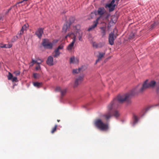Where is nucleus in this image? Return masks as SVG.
<instances>
[{
	"label": "nucleus",
	"instance_id": "nucleus-1",
	"mask_svg": "<svg viewBox=\"0 0 159 159\" xmlns=\"http://www.w3.org/2000/svg\"><path fill=\"white\" fill-rule=\"evenodd\" d=\"M139 85L133 89L130 93H127L123 95H119L117 98L114 99L107 106V112L103 116L107 120L110 118L112 116V110L113 108L117 107L119 104L122 103L125 101L129 99V98L135 93L139 92H136L137 90H139L138 88Z\"/></svg>",
	"mask_w": 159,
	"mask_h": 159
},
{
	"label": "nucleus",
	"instance_id": "nucleus-2",
	"mask_svg": "<svg viewBox=\"0 0 159 159\" xmlns=\"http://www.w3.org/2000/svg\"><path fill=\"white\" fill-rule=\"evenodd\" d=\"M73 29L74 32H70L65 37V39L68 37L71 38L73 39L72 42L66 48V50L69 52H71L73 48L74 44L76 41V36H78L80 41H82V38L83 33L80 30V26L79 25H77L73 27Z\"/></svg>",
	"mask_w": 159,
	"mask_h": 159
},
{
	"label": "nucleus",
	"instance_id": "nucleus-3",
	"mask_svg": "<svg viewBox=\"0 0 159 159\" xmlns=\"http://www.w3.org/2000/svg\"><path fill=\"white\" fill-rule=\"evenodd\" d=\"M94 124L98 128L102 131H107L108 129V124L103 123L100 119L96 120L95 121Z\"/></svg>",
	"mask_w": 159,
	"mask_h": 159
},
{
	"label": "nucleus",
	"instance_id": "nucleus-4",
	"mask_svg": "<svg viewBox=\"0 0 159 159\" xmlns=\"http://www.w3.org/2000/svg\"><path fill=\"white\" fill-rule=\"evenodd\" d=\"M74 21V18L70 17L69 20L64 25L62 29V32L66 33L67 31L69 30L70 25L73 23Z\"/></svg>",
	"mask_w": 159,
	"mask_h": 159
},
{
	"label": "nucleus",
	"instance_id": "nucleus-5",
	"mask_svg": "<svg viewBox=\"0 0 159 159\" xmlns=\"http://www.w3.org/2000/svg\"><path fill=\"white\" fill-rule=\"evenodd\" d=\"M116 30V29L115 28L113 31V32L111 33L109 36V44L111 45H113L114 43V41L116 38V36L115 35L114 32L115 30Z\"/></svg>",
	"mask_w": 159,
	"mask_h": 159
},
{
	"label": "nucleus",
	"instance_id": "nucleus-6",
	"mask_svg": "<svg viewBox=\"0 0 159 159\" xmlns=\"http://www.w3.org/2000/svg\"><path fill=\"white\" fill-rule=\"evenodd\" d=\"M148 81V80H146L143 83L142 87L139 90H137L136 92H143L146 89L150 88L149 83H147Z\"/></svg>",
	"mask_w": 159,
	"mask_h": 159
},
{
	"label": "nucleus",
	"instance_id": "nucleus-7",
	"mask_svg": "<svg viewBox=\"0 0 159 159\" xmlns=\"http://www.w3.org/2000/svg\"><path fill=\"white\" fill-rule=\"evenodd\" d=\"M114 1L112 0L110 3L107 4L105 7H108L110 11H112L114 10L116 6V4H114Z\"/></svg>",
	"mask_w": 159,
	"mask_h": 159
},
{
	"label": "nucleus",
	"instance_id": "nucleus-8",
	"mask_svg": "<svg viewBox=\"0 0 159 159\" xmlns=\"http://www.w3.org/2000/svg\"><path fill=\"white\" fill-rule=\"evenodd\" d=\"M47 64L49 66H51L54 65L53 57L51 56H49L46 61Z\"/></svg>",
	"mask_w": 159,
	"mask_h": 159
},
{
	"label": "nucleus",
	"instance_id": "nucleus-9",
	"mask_svg": "<svg viewBox=\"0 0 159 159\" xmlns=\"http://www.w3.org/2000/svg\"><path fill=\"white\" fill-rule=\"evenodd\" d=\"M43 33V29L42 28H40L38 29L37 31H36L35 34L39 38L41 39Z\"/></svg>",
	"mask_w": 159,
	"mask_h": 159
},
{
	"label": "nucleus",
	"instance_id": "nucleus-10",
	"mask_svg": "<svg viewBox=\"0 0 159 159\" xmlns=\"http://www.w3.org/2000/svg\"><path fill=\"white\" fill-rule=\"evenodd\" d=\"M83 76H80L76 79L74 84V86L76 87L80 84L83 80Z\"/></svg>",
	"mask_w": 159,
	"mask_h": 159
},
{
	"label": "nucleus",
	"instance_id": "nucleus-11",
	"mask_svg": "<svg viewBox=\"0 0 159 159\" xmlns=\"http://www.w3.org/2000/svg\"><path fill=\"white\" fill-rule=\"evenodd\" d=\"M79 62V60L77 58L73 56L70 58V64H77Z\"/></svg>",
	"mask_w": 159,
	"mask_h": 159
},
{
	"label": "nucleus",
	"instance_id": "nucleus-12",
	"mask_svg": "<svg viewBox=\"0 0 159 159\" xmlns=\"http://www.w3.org/2000/svg\"><path fill=\"white\" fill-rule=\"evenodd\" d=\"M99 18H98L96 19V20L94 21V24L92 25L88 29V30L90 31L91 30L94 29L97 26V25L98 24V21Z\"/></svg>",
	"mask_w": 159,
	"mask_h": 159
},
{
	"label": "nucleus",
	"instance_id": "nucleus-13",
	"mask_svg": "<svg viewBox=\"0 0 159 159\" xmlns=\"http://www.w3.org/2000/svg\"><path fill=\"white\" fill-rule=\"evenodd\" d=\"M106 12V10L104 7H101L98 8V14L100 15H102Z\"/></svg>",
	"mask_w": 159,
	"mask_h": 159
},
{
	"label": "nucleus",
	"instance_id": "nucleus-14",
	"mask_svg": "<svg viewBox=\"0 0 159 159\" xmlns=\"http://www.w3.org/2000/svg\"><path fill=\"white\" fill-rule=\"evenodd\" d=\"M139 119L135 115H134L133 122L131 123L132 126H134L138 122Z\"/></svg>",
	"mask_w": 159,
	"mask_h": 159
},
{
	"label": "nucleus",
	"instance_id": "nucleus-15",
	"mask_svg": "<svg viewBox=\"0 0 159 159\" xmlns=\"http://www.w3.org/2000/svg\"><path fill=\"white\" fill-rule=\"evenodd\" d=\"M100 29L102 31V37H103L106 34V26L101 27Z\"/></svg>",
	"mask_w": 159,
	"mask_h": 159
},
{
	"label": "nucleus",
	"instance_id": "nucleus-16",
	"mask_svg": "<svg viewBox=\"0 0 159 159\" xmlns=\"http://www.w3.org/2000/svg\"><path fill=\"white\" fill-rule=\"evenodd\" d=\"M42 85V82H35L33 83V85L34 86L38 88H39L41 87Z\"/></svg>",
	"mask_w": 159,
	"mask_h": 159
},
{
	"label": "nucleus",
	"instance_id": "nucleus-17",
	"mask_svg": "<svg viewBox=\"0 0 159 159\" xmlns=\"http://www.w3.org/2000/svg\"><path fill=\"white\" fill-rule=\"evenodd\" d=\"M119 112L117 110H115L114 111L113 115L116 118H118L120 115Z\"/></svg>",
	"mask_w": 159,
	"mask_h": 159
},
{
	"label": "nucleus",
	"instance_id": "nucleus-18",
	"mask_svg": "<svg viewBox=\"0 0 159 159\" xmlns=\"http://www.w3.org/2000/svg\"><path fill=\"white\" fill-rule=\"evenodd\" d=\"M54 52L55 54L53 55V57H57L59 56L61 54V52H60L59 51L58 49H56L55 50Z\"/></svg>",
	"mask_w": 159,
	"mask_h": 159
},
{
	"label": "nucleus",
	"instance_id": "nucleus-19",
	"mask_svg": "<svg viewBox=\"0 0 159 159\" xmlns=\"http://www.w3.org/2000/svg\"><path fill=\"white\" fill-rule=\"evenodd\" d=\"M49 40L48 39H44L43 40L42 44L44 47L45 46H46V45L49 43Z\"/></svg>",
	"mask_w": 159,
	"mask_h": 159
},
{
	"label": "nucleus",
	"instance_id": "nucleus-20",
	"mask_svg": "<svg viewBox=\"0 0 159 159\" xmlns=\"http://www.w3.org/2000/svg\"><path fill=\"white\" fill-rule=\"evenodd\" d=\"M52 43L51 42H49V43L47 44L46 46H45L44 48L47 49H51L52 48Z\"/></svg>",
	"mask_w": 159,
	"mask_h": 159
},
{
	"label": "nucleus",
	"instance_id": "nucleus-21",
	"mask_svg": "<svg viewBox=\"0 0 159 159\" xmlns=\"http://www.w3.org/2000/svg\"><path fill=\"white\" fill-rule=\"evenodd\" d=\"M149 84L150 88H153L156 84V82L155 81L152 80L149 82Z\"/></svg>",
	"mask_w": 159,
	"mask_h": 159
},
{
	"label": "nucleus",
	"instance_id": "nucleus-22",
	"mask_svg": "<svg viewBox=\"0 0 159 159\" xmlns=\"http://www.w3.org/2000/svg\"><path fill=\"white\" fill-rule=\"evenodd\" d=\"M80 68H79L78 69H74L72 70V73L73 74H75L78 73L80 70Z\"/></svg>",
	"mask_w": 159,
	"mask_h": 159
},
{
	"label": "nucleus",
	"instance_id": "nucleus-23",
	"mask_svg": "<svg viewBox=\"0 0 159 159\" xmlns=\"http://www.w3.org/2000/svg\"><path fill=\"white\" fill-rule=\"evenodd\" d=\"M105 54V53L104 52H99V55L98 56V58L101 60Z\"/></svg>",
	"mask_w": 159,
	"mask_h": 159
},
{
	"label": "nucleus",
	"instance_id": "nucleus-24",
	"mask_svg": "<svg viewBox=\"0 0 159 159\" xmlns=\"http://www.w3.org/2000/svg\"><path fill=\"white\" fill-rule=\"evenodd\" d=\"M28 26L29 25L28 24H25L22 27V28L20 30L24 32V31L26 29L28 28Z\"/></svg>",
	"mask_w": 159,
	"mask_h": 159
},
{
	"label": "nucleus",
	"instance_id": "nucleus-25",
	"mask_svg": "<svg viewBox=\"0 0 159 159\" xmlns=\"http://www.w3.org/2000/svg\"><path fill=\"white\" fill-rule=\"evenodd\" d=\"M7 77L8 78V79L9 80H12V79L13 77V76L12 75L10 72H9L8 73V75L7 76Z\"/></svg>",
	"mask_w": 159,
	"mask_h": 159
},
{
	"label": "nucleus",
	"instance_id": "nucleus-26",
	"mask_svg": "<svg viewBox=\"0 0 159 159\" xmlns=\"http://www.w3.org/2000/svg\"><path fill=\"white\" fill-rule=\"evenodd\" d=\"M37 62V60H35L33 59H32V61L30 64V66H32L34 64Z\"/></svg>",
	"mask_w": 159,
	"mask_h": 159
},
{
	"label": "nucleus",
	"instance_id": "nucleus-27",
	"mask_svg": "<svg viewBox=\"0 0 159 159\" xmlns=\"http://www.w3.org/2000/svg\"><path fill=\"white\" fill-rule=\"evenodd\" d=\"M61 93V94L62 96L64 95L66 93V89H64L62 90H61L60 91Z\"/></svg>",
	"mask_w": 159,
	"mask_h": 159
},
{
	"label": "nucleus",
	"instance_id": "nucleus-28",
	"mask_svg": "<svg viewBox=\"0 0 159 159\" xmlns=\"http://www.w3.org/2000/svg\"><path fill=\"white\" fill-rule=\"evenodd\" d=\"M63 48H64V45H63V44H61L56 49H58V50H59L60 49H63Z\"/></svg>",
	"mask_w": 159,
	"mask_h": 159
},
{
	"label": "nucleus",
	"instance_id": "nucleus-29",
	"mask_svg": "<svg viewBox=\"0 0 159 159\" xmlns=\"http://www.w3.org/2000/svg\"><path fill=\"white\" fill-rule=\"evenodd\" d=\"M18 39V37L17 36H14L13 37V38L12 39L11 41L12 42H15L16 40H17Z\"/></svg>",
	"mask_w": 159,
	"mask_h": 159
},
{
	"label": "nucleus",
	"instance_id": "nucleus-30",
	"mask_svg": "<svg viewBox=\"0 0 159 159\" xmlns=\"http://www.w3.org/2000/svg\"><path fill=\"white\" fill-rule=\"evenodd\" d=\"M14 73L16 76H18L20 74V71L19 70H16L14 72Z\"/></svg>",
	"mask_w": 159,
	"mask_h": 159
},
{
	"label": "nucleus",
	"instance_id": "nucleus-31",
	"mask_svg": "<svg viewBox=\"0 0 159 159\" xmlns=\"http://www.w3.org/2000/svg\"><path fill=\"white\" fill-rule=\"evenodd\" d=\"M134 34L133 33H130L129 35V38L130 39H133L134 38Z\"/></svg>",
	"mask_w": 159,
	"mask_h": 159
},
{
	"label": "nucleus",
	"instance_id": "nucleus-32",
	"mask_svg": "<svg viewBox=\"0 0 159 159\" xmlns=\"http://www.w3.org/2000/svg\"><path fill=\"white\" fill-rule=\"evenodd\" d=\"M11 80H12V82H17V78L16 77H13Z\"/></svg>",
	"mask_w": 159,
	"mask_h": 159
},
{
	"label": "nucleus",
	"instance_id": "nucleus-33",
	"mask_svg": "<svg viewBox=\"0 0 159 159\" xmlns=\"http://www.w3.org/2000/svg\"><path fill=\"white\" fill-rule=\"evenodd\" d=\"M39 76V75L38 74L35 73L33 74V77L35 79L37 78Z\"/></svg>",
	"mask_w": 159,
	"mask_h": 159
},
{
	"label": "nucleus",
	"instance_id": "nucleus-34",
	"mask_svg": "<svg viewBox=\"0 0 159 159\" xmlns=\"http://www.w3.org/2000/svg\"><path fill=\"white\" fill-rule=\"evenodd\" d=\"M57 125H55V127H54L52 129V130L51 131V133H53L56 130V128H57Z\"/></svg>",
	"mask_w": 159,
	"mask_h": 159
},
{
	"label": "nucleus",
	"instance_id": "nucleus-35",
	"mask_svg": "<svg viewBox=\"0 0 159 159\" xmlns=\"http://www.w3.org/2000/svg\"><path fill=\"white\" fill-rule=\"evenodd\" d=\"M93 47H95L97 48L98 47V45L95 42H93Z\"/></svg>",
	"mask_w": 159,
	"mask_h": 159
},
{
	"label": "nucleus",
	"instance_id": "nucleus-36",
	"mask_svg": "<svg viewBox=\"0 0 159 159\" xmlns=\"http://www.w3.org/2000/svg\"><path fill=\"white\" fill-rule=\"evenodd\" d=\"M55 90L56 91H61V88L59 87H58L56 88L55 89Z\"/></svg>",
	"mask_w": 159,
	"mask_h": 159
},
{
	"label": "nucleus",
	"instance_id": "nucleus-37",
	"mask_svg": "<svg viewBox=\"0 0 159 159\" xmlns=\"http://www.w3.org/2000/svg\"><path fill=\"white\" fill-rule=\"evenodd\" d=\"M151 107H147L146 109H143V110L142 111L143 112L144 111H145V112H147V111H148L150 108Z\"/></svg>",
	"mask_w": 159,
	"mask_h": 159
},
{
	"label": "nucleus",
	"instance_id": "nucleus-38",
	"mask_svg": "<svg viewBox=\"0 0 159 159\" xmlns=\"http://www.w3.org/2000/svg\"><path fill=\"white\" fill-rule=\"evenodd\" d=\"M41 69V67L39 65H38L35 68V69L36 70H40Z\"/></svg>",
	"mask_w": 159,
	"mask_h": 159
},
{
	"label": "nucleus",
	"instance_id": "nucleus-39",
	"mask_svg": "<svg viewBox=\"0 0 159 159\" xmlns=\"http://www.w3.org/2000/svg\"><path fill=\"white\" fill-rule=\"evenodd\" d=\"M38 60L40 61V62H37V61L36 63L37 64H38L39 65V64H40L43 62V61L42 60H41L40 59H39Z\"/></svg>",
	"mask_w": 159,
	"mask_h": 159
},
{
	"label": "nucleus",
	"instance_id": "nucleus-40",
	"mask_svg": "<svg viewBox=\"0 0 159 159\" xmlns=\"http://www.w3.org/2000/svg\"><path fill=\"white\" fill-rule=\"evenodd\" d=\"M23 32L22 31V30H20V31L18 33V34L19 35H22L23 34Z\"/></svg>",
	"mask_w": 159,
	"mask_h": 159
},
{
	"label": "nucleus",
	"instance_id": "nucleus-41",
	"mask_svg": "<svg viewBox=\"0 0 159 159\" xmlns=\"http://www.w3.org/2000/svg\"><path fill=\"white\" fill-rule=\"evenodd\" d=\"M12 46V45L11 44H8L7 45V48H10Z\"/></svg>",
	"mask_w": 159,
	"mask_h": 159
},
{
	"label": "nucleus",
	"instance_id": "nucleus-42",
	"mask_svg": "<svg viewBox=\"0 0 159 159\" xmlns=\"http://www.w3.org/2000/svg\"><path fill=\"white\" fill-rule=\"evenodd\" d=\"M11 7L7 11H6L5 12L6 14H7V13L9 12V11L11 10Z\"/></svg>",
	"mask_w": 159,
	"mask_h": 159
},
{
	"label": "nucleus",
	"instance_id": "nucleus-43",
	"mask_svg": "<svg viewBox=\"0 0 159 159\" xmlns=\"http://www.w3.org/2000/svg\"><path fill=\"white\" fill-rule=\"evenodd\" d=\"M7 44H4L3 48H7Z\"/></svg>",
	"mask_w": 159,
	"mask_h": 159
},
{
	"label": "nucleus",
	"instance_id": "nucleus-44",
	"mask_svg": "<svg viewBox=\"0 0 159 159\" xmlns=\"http://www.w3.org/2000/svg\"><path fill=\"white\" fill-rule=\"evenodd\" d=\"M3 44L2 43H0V48H3Z\"/></svg>",
	"mask_w": 159,
	"mask_h": 159
},
{
	"label": "nucleus",
	"instance_id": "nucleus-45",
	"mask_svg": "<svg viewBox=\"0 0 159 159\" xmlns=\"http://www.w3.org/2000/svg\"><path fill=\"white\" fill-rule=\"evenodd\" d=\"M100 60L98 58L96 60V62L95 63V64H97V63H98V62Z\"/></svg>",
	"mask_w": 159,
	"mask_h": 159
},
{
	"label": "nucleus",
	"instance_id": "nucleus-46",
	"mask_svg": "<svg viewBox=\"0 0 159 159\" xmlns=\"http://www.w3.org/2000/svg\"><path fill=\"white\" fill-rule=\"evenodd\" d=\"M114 2H116V3L117 4L120 0H114Z\"/></svg>",
	"mask_w": 159,
	"mask_h": 159
},
{
	"label": "nucleus",
	"instance_id": "nucleus-47",
	"mask_svg": "<svg viewBox=\"0 0 159 159\" xmlns=\"http://www.w3.org/2000/svg\"><path fill=\"white\" fill-rule=\"evenodd\" d=\"M109 16V15H107V16H106V18H107Z\"/></svg>",
	"mask_w": 159,
	"mask_h": 159
},
{
	"label": "nucleus",
	"instance_id": "nucleus-48",
	"mask_svg": "<svg viewBox=\"0 0 159 159\" xmlns=\"http://www.w3.org/2000/svg\"><path fill=\"white\" fill-rule=\"evenodd\" d=\"M57 121L58 122H59L60 121V120H57Z\"/></svg>",
	"mask_w": 159,
	"mask_h": 159
}]
</instances>
